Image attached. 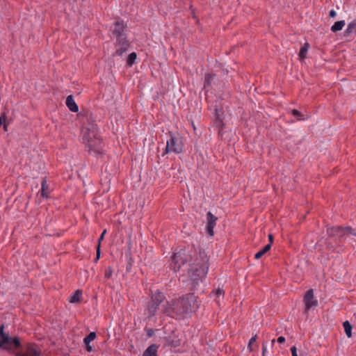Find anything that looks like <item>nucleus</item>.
Instances as JSON below:
<instances>
[{
    "label": "nucleus",
    "instance_id": "f257e3e1",
    "mask_svg": "<svg viewBox=\"0 0 356 356\" xmlns=\"http://www.w3.org/2000/svg\"><path fill=\"white\" fill-rule=\"evenodd\" d=\"M188 263V278L191 289L197 291L209 270V259L204 251H194L193 254L186 250L175 252L172 258V268L175 272L180 271Z\"/></svg>",
    "mask_w": 356,
    "mask_h": 356
},
{
    "label": "nucleus",
    "instance_id": "f03ea898",
    "mask_svg": "<svg viewBox=\"0 0 356 356\" xmlns=\"http://www.w3.org/2000/svg\"><path fill=\"white\" fill-rule=\"evenodd\" d=\"M126 28L127 24L123 21L117 22L114 24L113 34L116 39L115 53L119 56H122L129 48V42L125 34Z\"/></svg>",
    "mask_w": 356,
    "mask_h": 356
},
{
    "label": "nucleus",
    "instance_id": "7ed1b4c3",
    "mask_svg": "<svg viewBox=\"0 0 356 356\" xmlns=\"http://www.w3.org/2000/svg\"><path fill=\"white\" fill-rule=\"evenodd\" d=\"M163 307L164 313L172 318H181L187 315L185 309L186 306L184 300H183L182 297L177 300L168 302Z\"/></svg>",
    "mask_w": 356,
    "mask_h": 356
},
{
    "label": "nucleus",
    "instance_id": "20e7f679",
    "mask_svg": "<svg viewBox=\"0 0 356 356\" xmlns=\"http://www.w3.org/2000/svg\"><path fill=\"white\" fill-rule=\"evenodd\" d=\"M0 348L14 352L21 345L20 341L17 337L12 338L8 334L4 333L3 325H0Z\"/></svg>",
    "mask_w": 356,
    "mask_h": 356
},
{
    "label": "nucleus",
    "instance_id": "39448f33",
    "mask_svg": "<svg viewBox=\"0 0 356 356\" xmlns=\"http://www.w3.org/2000/svg\"><path fill=\"white\" fill-rule=\"evenodd\" d=\"M327 234L330 236L334 237L337 236L341 241V239H346V237L350 235L356 236V230L353 229L350 227H332L327 228Z\"/></svg>",
    "mask_w": 356,
    "mask_h": 356
},
{
    "label": "nucleus",
    "instance_id": "423d86ee",
    "mask_svg": "<svg viewBox=\"0 0 356 356\" xmlns=\"http://www.w3.org/2000/svg\"><path fill=\"white\" fill-rule=\"evenodd\" d=\"M183 151V144L178 137L170 133L169 138L167 140L165 153L174 152L179 154Z\"/></svg>",
    "mask_w": 356,
    "mask_h": 356
},
{
    "label": "nucleus",
    "instance_id": "0eeeda50",
    "mask_svg": "<svg viewBox=\"0 0 356 356\" xmlns=\"http://www.w3.org/2000/svg\"><path fill=\"white\" fill-rule=\"evenodd\" d=\"M182 299L184 300L187 314L195 312L200 307V301L193 293L183 296Z\"/></svg>",
    "mask_w": 356,
    "mask_h": 356
},
{
    "label": "nucleus",
    "instance_id": "6e6552de",
    "mask_svg": "<svg viewBox=\"0 0 356 356\" xmlns=\"http://www.w3.org/2000/svg\"><path fill=\"white\" fill-rule=\"evenodd\" d=\"M98 136V128L95 124H90L82 130V140L85 145L93 141Z\"/></svg>",
    "mask_w": 356,
    "mask_h": 356
},
{
    "label": "nucleus",
    "instance_id": "1a4fd4ad",
    "mask_svg": "<svg viewBox=\"0 0 356 356\" xmlns=\"http://www.w3.org/2000/svg\"><path fill=\"white\" fill-rule=\"evenodd\" d=\"M86 147L88 148V152H94L95 154H102L103 152L104 143L102 138L99 137H97L94 139L93 141L86 145Z\"/></svg>",
    "mask_w": 356,
    "mask_h": 356
},
{
    "label": "nucleus",
    "instance_id": "9d476101",
    "mask_svg": "<svg viewBox=\"0 0 356 356\" xmlns=\"http://www.w3.org/2000/svg\"><path fill=\"white\" fill-rule=\"evenodd\" d=\"M304 302L305 304V313H307L311 308L317 306L318 301L314 297V291L312 289L307 291L304 297Z\"/></svg>",
    "mask_w": 356,
    "mask_h": 356
},
{
    "label": "nucleus",
    "instance_id": "9b49d317",
    "mask_svg": "<svg viewBox=\"0 0 356 356\" xmlns=\"http://www.w3.org/2000/svg\"><path fill=\"white\" fill-rule=\"evenodd\" d=\"M215 125L219 129H222L223 127V114L224 111L222 108L219 105H215Z\"/></svg>",
    "mask_w": 356,
    "mask_h": 356
},
{
    "label": "nucleus",
    "instance_id": "f8f14e48",
    "mask_svg": "<svg viewBox=\"0 0 356 356\" xmlns=\"http://www.w3.org/2000/svg\"><path fill=\"white\" fill-rule=\"evenodd\" d=\"M207 232H208L209 234H210L211 236H213L214 234L213 229H214V227L216 226V221H217L218 218L213 214H212L211 212H210V211L207 213Z\"/></svg>",
    "mask_w": 356,
    "mask_h": 356
},
{
    "label": "nucleus",
    "instance_id": "ddd939ff",
    "mask_svg": "<svg viewBox=\"0 0 356 356\" xmlns=\"http://www.w3.org/2000/svg\"><path fill=\"white\" fill-rule=\"evenodd\" d=\"M18 356H40V352L34 345H28L25 352L17 353Z\"/></svg>",
    "mask_w": 356,
    "mask_h": 356
},
{
    "label": "nucleus",
    "instance_id": "4468645a",
    "mask_svg": "<svg viewBox=\"0 0 356 356\" xmlns=\"http://www.w3.org/2000/svg\"><path fill=\"white\" fill-rule=\"evenodd\" d=\"M65 104L67 108L72 112L76 113L79 111V106L75 102L72 95H69L66 98Z\"/></svg>",
    "mask_w": 356,
    "mask_h": 356
},
{
    "label": "nucleus",
    "instance_id": "2eb2a0df",
    "mask_svg": "<svg viewBox=\"0 0 356 356\" xmlns=\"http://www.w3.org/2000/svg\"><path fill=\"white\" fill-rule=\"evenodd\" d=\"M41 195L44 198H48L51 193V188L47 184L46 178H43L41 184Z\"/></svg>",
    "mask_w": 356,
    "mask_h": 356
},
{
    "label": "nucleus",
    "instance_id": "dca6fc26",
    "mask_svg": "<svg viewBox=\"0 0 356 356\" xmlns=\"http://www.w3.org/2000/svg\"><path fill=\"white\" fill-rule=\"evenodd\" d=\"M96 338V333L95 332H91L86 337L84 338L83 342L87 346V350L91 352L92 350V346L89 344L91 341H94Z\"/></svg>",
    "mask_w": 356,
    "mask_h": 356
},
{
    "label": "nucleus",
    "instance_id": "f3484780",
    "mask_svg": "<svg viewBox=\"0 0 356 356\" xmlns=\"http://www.w3.org/2000/svg\"><path fill=\"white\" fill-rule=\"evenodd\" d=\"M157 349L158 346L152 344L145 350L143 356H157Z\"/></svg>",
    "mask_w": 356,
    "mask_h": 356
},
{
    "label": "nucleus",
    "instance_id": "a211bd4d",
    "mask_svg": "<svg viewBox=\"0 0 356 356\" xmlns=\"http://www.w3.org/2000/svg\"><path fill=\"white\" fill-rule=\"evenodd\" d=\"M165 299L164 294L161 291H156L152 294L151 300L160 305Z\"/></svg>",
    "mask_w": 356,
    "mask_h": 356
},
{
    "label": "nucleus",
    "instance_id": "6ab92c4d",
    "mask_svg": "<svg viewBox=\"0 0 356 356\" xmlns=\"http://www.w3.org/2000/svg\"><path fill=\"white\" fill-rule=\"evenodd\" d=\"M159 306V305L158 303H156L151 300V301L149 302V303L148 305V307H147L149 316L152 317L156 314Z\"/></svg>",
    "mask_w": 356,
    "mask_h": 356
},
{
    "label": "nucleus",
    "instance_id": "aec40b11",
    "mask_svg": "<svg viewBox=\"0 0 356 356\" xmlns=\"http://www.w3.org/2000/svg\"><path fill=\"white\" fill-rule=\"evenodd\" d=\"M356 33V19L348 24L345 31V35L348 36L350 33Z\"/></svg>",
    "mask_w": 356,
    "mask_h": 356
},
{
    "label": "nucleus",
    "instance_id": "412c9836",
    "mask_svg": "<svg viewBox=\"0 0 356 356\" xmlns=\"http://www.w3.org/2000/svg\"><path fill=\"white\" fill-rule=\"evenodd\" d=\"M82 298V292L80 290H76L70 298V302L76 303L79 302Z\"/></svg>",
    "mask_w": 356,
    "mask_h": 356
},
{
    "label": "nucleus",
    "instance_id": "4be33fe9",
    "mask_svg": "<svg viewBox=\"0 0 356 356\" xmlns=\"http://www.w3.org/2000/svg\"><path fill=\"white\" fill-rule=\"evenodd\" d=\"M344 26H345L344 20L336 22L331 27V31L332 32H337V31H341L343 28Z\"/></svg>",
    "mask_w": 356,
    "mask_h": 356
},
{
    "label": "nucleus",
    "instance_id": "5701e85b",
    "mask_svg": "<svg viewBox=\"0 0 356 356\" xmlns=\"http://www.w3.org/2000/svg\"><path fill=\"white\" fill-rule=\"evenodd\" d=\"M271 248V244L268 243L265 247L259 250L258 252H257L254 255L255 259H260L265 253H266L268 250H270Z\"/></svg>",
    "mask_w": 356,
    "mask_h": 356
},
{
    "label": "nucleus",
    "instance_id": "b1692460",
    "mask_svg": "<svg viewBox=\"0 0 356 356\" xmlns=\"http://www.w3.org/2000/svg\"><path fill=\"white\" fill-rule=\"evenodd\" d=\"M343 326L344 327V330H345V332L347 335L348 337H351L352 336V325L350 323L349 321H346L343 323Z\"/></svg>",
    "mask_w": 356,
    "mask_h": 356
},
{
    "label": "nucleus",
    "instance_id": "393cba45",
    "mask_svg": "<svg viewBox=\"0 0 356 356\" xmlns=\"http://www.w3.org/2000/svg\"><path fill=\"white\" fill-rule=\"evenodd\" d=\"M257 339V335L255 334L250 339L249 343H248V349L250 351L254 350L257 347V344L256 343Z\"/></svg>",
    "mask_w": 356,
    "mask_h": 356
},
{
    "label": "nucleus",
    "instance_id": "a878e982",
    "mask_svg": "<svg viewBox=\"0 0 356 356\" xmlns=\"http://www.w3.org/2000/svg\"><path fill=\"white\" fill-rule=\"evenodd\" d=\"M214 78H215V75H213V74H206L205 79H204V88H207L208 87H209L211 86V81L214 79Z\"/></svg>",
    "mask_w": 356,
    "mask_h": 356
},
{
    "label": "nucleus",
    "instance_id": "bb28decb",
    "mask_svg": "<svg viewBox=\"0 0 356 356\" xmlns=\"http://www.w3.org/2000/svg\"><path fill=\"white\" fill-rule=\"evenodd\" d=\"M136 58H137V55L135 52L131 53L127 57V65L129 66H132L134 64V63L136 60Z\"/></svg>",
    "mask_w": 356,
    "mask_h": 356
},
{
    "label": "nucleus",
    "instance_id": "cd10ccee",
    "mask_svg": "<svg viewBox=\"0 0 356 356\" xmlns=\"http://www.w3.org/2000/svg\"><path fill=\"white\" fill-rule=\"evenodd\" d=\"M106 232V229L104 230L99 238V244H98V246L97 248V258H96L97 260H98L100 258V254H101L100 244H101V241L103 240V238L104 237Z\"/></svg>",
    "mask_w": 356,
    "mask_h": 356
},
{
    "label": "nucleus",
    "instance_id": "c85d7f7f",
    "mask_svg": "<svg viewBox=\"0 0 356 356\" xmlns=\"http://www.w3.org/2000/svg\"><path fill=\"white\" fill-rule=\"evenodd\" d=\"M215 296H216V301L217 302V303H219L220 300V297H222L224 296V291L222 289H218L216 292H215Z\"/></svg>",
    "mask_w": 356,
    "mask_h": 356
},
{
    "label": "nucleus",
    "instance_id": "c756f323",
    "mask_svg": "<svg viewBox=\"0 0 356 356\" xmlns=\"http://www.w3.org/2000/svg\"><path fill=\"white\" fill-rule=\"evenodd\" d=\"M6 118L5 115H1L0 116V127L3 125V128L6 131L7 125L6 124Z\"/></svg>",
    "mask_w": 356,
    "mask_h": 356
},
{
    "label": "nucleus",
    "instance_id": "7c9ffc66",
    "mask_svg": "<svg viewBox=\"0 0 356 356\" xmlns=\"http://www.w3.org/2000/svg\"><path fill=\"white\" fill-rule=\"evenodd\" d=\"M307 51V49H305L303 47L300 49V51L299 52V56L301 59H303L306 57Z\"/></svg>",
    "mask_w": 356,
    "mask_h": 356
},
{
    "label": "nucleus",
    "instance_id": "2f4dec72",
    "mask_svg": "<svg viewBox=\"0 0 356 356\" xmlns=\"http://www.w3.org/2000/svg\"><path fill=\"white\" fill-rule=\"evenodd\" d=\"M292 114L294 115V116H300V113L298 111V110H296V109H293L292 111Z\"/></svg>",
    "mask_w": 356,
    "mask_h": 356
},
{
    "label": "nucleus",
    "instance_id": "473e14b6",
    "mask_svg": "<svg viewBox=\"0 0 356 356\" xmlns=\"http://www.w3.org/2000/svg\"><path fill=\"white\" fill-rule=\"evenodd\" d=\"M111 275H112V271L111 270H107L105 273V277L106 278H109L111 276Z\"/></svg>",
    "mask_w": 356,
    "mask_h": 356
},
{
    "label": "nucleus",
    "instance_id": "72a5a7b5",
    "mask_svg": "<svg viewBox=\"0 0 356 356\" xmlns=\"http://www.w3.org/2000/svg\"><path fill=\"white\" fill-rule=\"evenodd\" d=\"M336 15H337V13H336V11H335V10H331L330 11V14H329V15H330V17H334L336 16Z\"/></svg>",
    "mask_w": 356,
    "mask_h": 356
},
{
    "label": "nucleus",
    "instance_id": "f704fd0d",
    "mask_svg": "<svg viewBox=\"0 0 356 356\" xmlns=\"http://www.w3.org/2000/svg\"><path fill=\"white\" fill-rule=\"evenodd\" d=\"M277 342L280 343H282L285 342V338L284 337H278Z\"/></svg>",
    "mask_w": 356,
    "mask_h": 356
},
{
    "label": "nucleus",
    "instance_id": "c9c22d12",
    "mask_svg": "<svg viewBox=\"0 0 356 356\" xmlns=\"http://www.w3.org/2000/svg\"><path fill=\"white\" fill-rule=\"evenodd\" d=\"M292 355L297 354V349L295 346L291 347V348Z\"/></svg>",
    "mask_w": 356,
    "mask_h": 356
},
{
    "label": "nucleus",
    "instance_id": "e433bc0d",
    "mask_svg": "<svg viewBox=\"0 0 356 356\" xmlns=\"http://www.w3.org/2000/svg\"><path fill=\"white\" fill-rule=\"evenodd\" d=\"M305 49H307V51H308L309 50V43L306 42L304 46L302 47Z\"/></svg>",
    "mask_w": 356,
    "mask_h": 356
},
{
    "label": "nucleus",
    "instance_id": "4c0bfd02",
    "mask_svg": "<svg viewBox=\"0 0 356 356\" xmlns=\"http://www.w3.org/2000/svg\"><path fill=\"white\" fill-rule=\"evenodd\" d=\"M273 235H272V234H270V235H269V239H270V244H271V243L273 242Z\"/></svg>",
    "mask_w": 356,
    "mask_h": 356
},
{
    "label": "nucleus",
    "instance_id": "58836bf2",
    "mask_svg": "<svg viewBox=\"0 0 356 356\" xmlns=\"http://www.w3.org/2000/svg\"><path fill=\"white\" fill-rule=\"evenodd\" d=\"M266 350L265 347H263V356H264V353Z\"/></svg>",
    "mask_w": 356,
    "mask_h": 356
},
{
    "label": "nucleus",
    "instance_id": "ea45409f",
    "mask_svg": "<svg viewBox=\"0 0 356 356\" xmlns=\"http://www.w3.org/2000/svg\"><path fill=\"white\" fill-rule=\"evenodd\" d=\"M292 356H298V354L292 355Z\"/></svg>",
    "mask_w": 356,
    "mask_h": 356
}]
</instances>
